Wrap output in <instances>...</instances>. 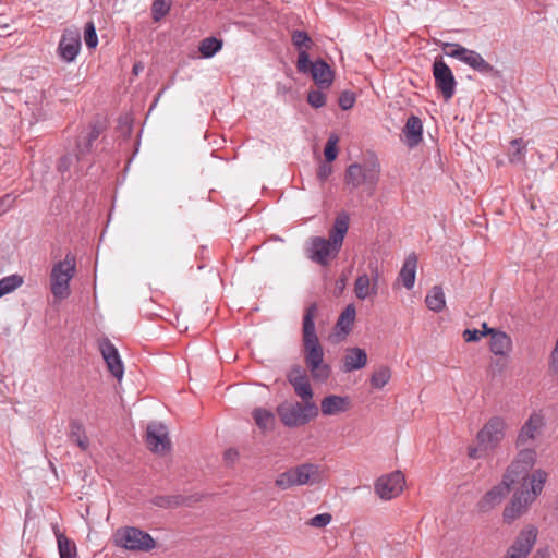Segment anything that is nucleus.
I'll list each match as a JSON object with an SVG mask.
<instances>
[{
  "label": "nucleus",
  "mask_w": 558,
  "mask_h": 558,
  "mask_svg": "<svg viewBox=\"0 0 558 558\" xmlns=\"http://www.w3.org/2000/svg\"><path fill=\"white\" fill-rule=\"evenodd\" d=\"M526 145L522 138H515L510 142V150L508 154L511 163L524 162Z\"/></svg>",
  "instance_id": "nucleus-34"
},
{
  "label": "nucleus",
  "mask_w": 558,
  "mask_h": 558,
  "mask_svg": "<svg viewBox=\"0 0 558 558\" xmlns=\"http://www.w3.org/2000/svg\"><path fill=\"white\" fill-rule=\"evenodd\" d=\"M146 445L153 452L167 453L171 448L167 427L163 424H149L146 430Z\"/></svg>",
  "instance_id": "nucleus-12"
},
{
  "label": "nucleus",
  "mask_w": 558,
  "mask_h": 558,
  "mask_svg": "<svg viewBox=\"0 0 558 558\" xmlns=\"http://www.w3.org/2000/svg\"><path fill=\"white\" fill-rule=\"evenodd\" d=\"M339 251L325 238L315 236L312 239L311 258L320 265H327L329 259L336 257Z\"/></svg>",
  "instance_id": "nucleus-15"
},
{
  "label": "nucleus",
  "mask_w": 558,
  "mask_h": 558,
  "mask_svg": "<svg viewBox=\"0 0 558 558\" xmlns=\"http://www.w3.org/2000/svg\"><path fill=\"white\" fill-rule=\"evenodd\" d=\"M281 423L287 427H298L307 424L318 415V408L313 401L283 402L277 407Z\"/></svg>",
  "instance_id": "nucleus-4"
},
{
  "label": "nucleus",
  "mask_w": 558,
  "mask_h": 558,
  "mask_svg": "<svg viewBox=\"0 0 558 558\" xmlns=\"http://www.w3.org/2000/svg\"><path fill=\"white\" fill-rule=\"evenodd\" d=\"M76 274V257L68 253L63 260L52 266L50 272V291L56 301L68 299L71 294L70 281Z\"/></svg>",
  "instance_id": "nucleus-3"
},
{
  "label": "nucleus",
  "mask_w": 558,
  "mask_h": 558,
  "mask_svg": "<svg viewBox=\"0 0 558 558\" xmlns=\"http://www.w3.org/2000/svg\"><path fill=\"white\" fill-rule=\"evenodd\" d=\"M80 38L81 37H62L61 38V40L59 43L58 51H59L60 57L64 61L71 62L76 58V56L81 49Z\"/></svg>",
  "instance_id": "nucleus-25"
},
{
  "label": "nucleus",
  "mask_w": 558,
  "mask_h": 558,
  "mask_svg": "<svg viewBox=\"0 0 558 558\" xmlns=\"http://www.w3.org/2000/svg\"><path fill=\"white\" fill-rule=\"evenodd\" d=\"M533 558H550V554L548 548H538Z\"/></svg>",
  "instance_id": "nucleus-50"
},
{
  "label": "nucleus",
  "mask_w": 558,
  "mask_h": 558,
  "mask_svg": "<svg viewBox=\"0 0 558 558\" xmlns=\"http://www.w3.org/2000/svg\"><path fill=\"white\" fill-rule=\"evenodd\" d=\"M417 256L413 253L407 257L400 270L399 278L407 289H412L415 282Z\"/></svg>",
  "instance_id": "nucleus-27"
},
{
  "label": "nucleus",
  "mask_w": 558,
  "mask_h": 558,
  "mask_svg": "<svg viewBox=\"0 0 558 558\" xmlns=\"http://www.w3.org/2000/svg\"><path fill=\"white\" fill-rule=\"evenodd\" d=\"M537 538V529L534 525H527L517 536L513 544L508 549L505 558H526L531 553Z\"/></svg>",
  "instance_id": "nucleus-10"
},
{
  "label": "nucleus",
  "mask_w": 558,
  "mask_h": 558,
  "mask_svg": "<svg viewBox=\"0 0 558 558\" xmlns=\"http://www.w3.org/2000/svg\"><path fill=\"white\" fill-rule=\"evenodd\" d=\"M341 284H342V287L344 286V281L343 280L341 281V283H338V287H341Z\"/></svg>",
  "instance_id": "nucleus-59"
},
{
  "label": "nucleus",
  "mask_w": 558,
  "mask_h": 558,
  "mask_svg": "<svg viewBox=\"0 0 558 558\" xmlns=\"http://www.w3.org/2000/svg\"><path fill=\"white\" fill-rule=\"evenodd\" d=\"M276 485L281 489H288L292 486L299 485L296 483V470L295 468H291L286 472L278 475L276 478Z\"/></svg>",
  "instance_id": "nucleus-36"
},
{
  "label": "nucleus",
  "mask_w": 558,
  "mask_h": 558,
  "mask_svg": "<svg viewBox=\"0 0 558 558\" xmlns=\"http://www.w3.org/2000/svg\"><path fill=\"white\" fill-rule=\"evenodd\" d=\"M112 539L116 546L132 551H149L156 547L155 539L148 533L134 526L118 529Z\"/></svg>",
  "instance_id": "nucleus-5"
},
{
  "label": "nucleus",
  "mask_w": 558,
  "mask_h": 558,
  "mask_svg": "<svg viewBox=\"0 0 558 558\" xmlns=\"http://www.w3.org/2000/svg\"><path fill=\"white\" fill-rule=\"evenodd\" d=\"M315 62L310 60L307 51L301 50L298 54L296 69L300 73H311Z\"/></svg>",
  "instance_id": "nucleus-40"
},
{
  "label": "nucleus",
  "mask_w": 558,
  "mask_h": 558,
  "mask_svg": "<svg viewBox=\"0 0 558 558\" xmlns=\"http://www.w3.org/2000/svg\"><path fill=\"white\" fill-rule=\"evenodd\" d=\"M338 136L337 135H331L327 143H326V146H325V149H324V155H325V158H326V161L327 162H332L336 158H337V155H338V149H337V144H338Z\"/></svg>",
  "instance_id": "nucleus-41"
},
{
  "label": "nucleus",
  "mask_w": 558,
  "mask_h": 558,
  "mask_svg": "<svg viewBox=\"0 0 558 558\" xmlns=\"http://www.w3.org/2000/svg\"><path fill=\"white\" fill-rule=\"evenodd\" d=\"M296 483L299 485L315 484L320 481V473L317 465L304 463L295 466Z\"/></svg>",
  "instance_id": "nucleus-26"
},
{
  "label": "nucleus",
  "mask_w": 558,
  "mask_h": 558,
  "mask_svg": "<svg viewBox=\"0 0 558 558\" xmlns=\"http://www.w3.org/2000/svg\"><path fill=\"white\" fill-rule=\"evenodd\" d=\"M355 307L349 304L340 314L337 324L335 326L336 336H342L344 338L352 330L355 320Z\"/></svg>",
  "instance_id": "nucleus-24"
},
{
  "label": "nucleus",
  "mask_w": 558,
  "mask_h": 558,
  "mask_svg": "<svg viewBox=\"0 0 558 558\" xmlns=\"http://www.w3.org/2000/svg\"><path fill=\"white\" fill-rule=\"evenodd\" d=\"M170 9V0H154L151 5L153 17L155 21L163 17Z\"/></svg>",
  "instance_id": "nucleus-39"
},
{
  "label": "nucleus",
  "mask_w": 558,
  "mask_h": 558,
  "mask_svg": "<svg viewBox=\"0 0 558 558\" xmlns=\"http://www.w3.org/2000/svg\"><path fill=\"white\" fill-rule=\"evenodd\" d=\"M99 350L108 371L118 379L123 376V364L116 347L107 338L99 341Z\"/></svg>",
  "instance_id": "nucleus-14"
},
{
  "label": "nucleus",
  "mask_w": 558,
  "mask_h": 558,
  "mask_svg": "<svg viewBox=\"0 0 558 558\" xmlns=\"http://www.w3.org/2000/svg\"><path fill=\"white\" fill-rule=\"evenodd\" d=\"M288 380L303 401H312L313 390L305 372L301 367L292 368L288 374Z\"/></svg>",
  "instance_id": "nucleus-16"
},
{
  "label": "nucleus",
  "mask_w": 558,
  "mask_h": 558,
  "mask_svg": "<svg viewBox=\"0 0 558 558\" xmlns=\"http://www.w3.org/2000/svg\"><path fill=\"white\" fill-rule=\"evenodd\" d=\"M484 333L490 337L489 350L495 355L506 356L512 350V340L505 331L487 329Z\"/></svg>",
  "instance_id": "nucleus-17"
},
{
  "label": "nucleus",
  "mask_w": 558,
  "mask_h": 558,
  "mask_svg": "<svg viewBox=\"0 0 558 558\" xmlns=\"http://www.w3.org/2000/svg\"><path fill=\"white\" fill-rule=\"evenodd\" d=\"M144 70V65L142 62H136L133 65L132 72L134 75H138Z\"/></svg>",
  "instance_id": "nucleus-53"
},
{
  "label": "nucleus",
  "mask_w": 558,
  "mask_h": 558,
  "mask_svg": "<svg viewBox=\"0 0 558 558\" xmlns=\"http://www.w3.org/2000/svg\"><path fill=\"white\" fill-rule=\"evenodd\" d=\"M483 336H487V333H484V331H480L476 329H465L463 331V339L465 342L478 341Z\"/></svg>",
  "instance_id": "nucleus-48"
},
{
  "label": "nucleus",
  "mask_w": 558,
  "mask_h": 558,
  "mask_svg": "<svg viewBox=\"0 0 558 558\" xmlns=\"http://www.w3.org/2000/svg\"><path fill=\"white\" fill-rule=\"evenodd\" d=\"M405 144L413 148L417 146L423 140V124L418 117L411 116L408 118L403 128Z\"/></svg>",
  "instance_id": "nucleus-19"
},
{
  "label": "nucleus",
  "mask_w": 558,
  "mask_h": 558,
  "mask_svg": "<svg viewBox=\"0 0 558 558\" xmlns=\"http://www.w3.org/2000/svg\"><path fill=\"white\" fill-rule=\"evenodd\" d=\"M344 369L351 372L364 367L367 363V354L363 349L352 348L347 351L343 360Z\"/></svg>",
  "instance_id": "nucleus-28"
},
{
  "label": "nucleus",
  "mask_w": 558,
  "mask_h": 558,
  "mask_svg": "<svg viewBox=\"0 0 558 558\" xmlns=\"http://www.w3.org/2000/svg\"><path fill=\"white\" fill-rule=\"evenodd\" d=\"M84 38H85V43L89 49H94L98 45V37H84Z\"/></svg>",
  "instance_id": "nucleus-52"
},
{
  "label": "nucleus",
  "mask_w": 558,
  "mask_h": 558,
  "mask_svg": "<svg viewBox=\"0 0 558 558\" xmlns=\"http://www.w3.org/2000/svg\"><path fill=\"white\" fill-rule=\"evenodd\" d=\"M307 102L314 108H320L326 104V95L322 89H312L307 95Z\"/></svg>",
  "instance_id": "nucleus-42"
},
{
  "label": "nucleus",
  "mask_w": 558,
  "mask_h": 558,
  "mask_svg": "<svg viewBox=\"0 0 558 558\" xmlns=\"http://www.w3.org/2000/svg\"><path fill=\"white\" fill-rule=\"evenodd\" d=\"M65 160H66V158H61V159H60L59 165H58V169H59L60 171H62V170H63V168H62V162H65Z\"/></svg>",
  "instance_id": "nucleus-56"
},
{
  "label": "nucleus",
  "mask_w": 558,
  "mask_h": 558,
  "mask_svg": "<svg viewBox=\"0 0 558 558\" xmlns=\"http://www.w3.org/2000/svg\"><path fill=\"white\" fill-rule=\"evenodd\" d=\"M332 517L330 513H322L313 517L308 524L315 527H325L327 524L330 523Z\"/></svg>",
  "instance_id": "nucleus-45"
},
{
  "label": "nucleus",
  "mask_w": 558,
  "mask_h": 558,
  "mask_svg": "<svg viewBox=\"0 0 558 558\" xmlns=\"http://www.w3.org/2000/svg\"><path fill=\"white\" fill-rule=\"evenodd\" d=\"M101 132L102 128L98 122L89 123L87 135L80 138L76 143V157L78 160L92 153L93 144Z\"/></svg>",
  "instance_id": "nucleus-20"
},
{
  "label": "nucleus",
  "mask_w": 558,
  "mask_h": 558,
  "mask_svg": "<svg viewBox=\"0 0 558 558\" xmlns=\"http://www.w3.org/2000/svg\"><path fill=\"white\" fill-rule=\"evenodd\" d=\"M317 315V304L305 308L303 315L302 340L304 362L315 380L325 381L330 375V367L324 363V349L316 335L314 319Z\"/></svg>",
  "instance_id": "nucleus-2"
},
{
  "label": "nucleus",
  "mask_w": 558,
  "mask_h": 558,
  "mask_svg": "<svg viewBox=\"0 0 558 558\" xmlns=\"http://www.w3.org/2000/svg\"><path fill=\"white\" fill-rule=\"evenodd\" d=\"M506 423L499 416L492 417L477 433L478 448L470 449L469 456L473 459L481 457L478 451L496 448L505 436Z\"/></svg>",
  "instance_id": "nucleus-6"
},
{
  "label": "nucleus",
  "mask_w": 558,
  "mask_h": 558,
  "mask_svg": "<svg viewBox=\"0 0 558 558\" xmlns=\"http://www.w3.org/2000/svg\"><path fill=\"white\" fill-rule=\"evenodd\" d=\"M536 461V452L533 449H524L518 453L517 459L506 471V481L520 483L521 487L515 490L509 505L504 509V521L508 524L520 518L529 506L542 493L547 480V473L543 470H535L529 475L530 470Z\"/></svg>",
  "instance_id": "nucleus-1"
},
{
  "label": "nucleus",
  "mask_w": 558,
  "mask_h": 558,
  "mask_svg": "<svg viewBox=\"0 0 558 558\" xmlns=\"http://www.w3.org/2000/svg\"><path fill=\"white\" fill-rule=\"evenodd\" d=\"M341 284H342V287L344 286V281L343 280L341 281V283H338V287H341Z\"/></svg>",
  "instance_id": "nucleus-58"
},
{
  "label": "nucleus",
  "mask_w": 558,
  "mask_h": 558,
  "mask_svg": "<svg viewBox=\"0 0 558 558\" xmlns=\"http://www.w3.org/2000/svg\"><path fill=\"white\" fill-rule=\"evenodd\" d=\"M543 426V417L538 414H532L522 426L518 435V445L522 446L529 440L535 438L536 433Z\"/></svg>",
  "instance_id": "nucleus-23"
},
{
  "label": "nucleus",
  "mask_w": 558,
  "mask_h": 558,
  "mask_svg": "<svg viewBox=\"0 0 558 558\" xmlns=\"http://www.w3.org/2000/svg\"><path fill=\"white\" fill-rule=\"evenodd\" d=\"M425 303L429 310L436 313L442 311L446 305L442 288L439 286L433 287L425 298Z\"/></svg>",
  "instance_id": "nucleus-31"
},
{
  "label": "nucleus",
  "mask_w": 558,
  "mask_h": 558,
  "mask_svg": "<svg viewBox=\"0 0 558 558\" xmlns=\"http://www.w3.org/2000/svg\"><path fill=\"white\" fill-rule=\"evenodd\" d=\"M69 439L76 444L82 450H86L89 446L88 437L82 423L76 420L70 422Z\"/></svg>",
  "instance_id": "nucleus-30"
},
{
  "label": "nucleus",
  "mask_w": 558,
  "mask_h": 558,
  "mask_svg": "<svg viewBox=\"0 0 558 558\" xmlns=\"http://www.w3.org/2000/svg\"><path fill=\"white\" fill-rule=\"evenodd\" d=\"M23 282L24 280L22 276L11 275L0 280V289L3 292V295H5L21 287Z\"/></svg>",
  "instance_id": "nucleus-38"
},
{
  "label": "nucleus",
  "mask_w": 558,
  "mask_h": 558,
  "mask_svg": "<svg viewBox=\"0 0 558 558\" xmlns=\"http://www.w3.org/2000/svg\"><path fill=\"white\" fill-rule=\"evenodd\" d=\"M291 35H295V36H299V35H308L306 31L304 29H295L291 33Z\"/></svg>",
  "instance_id": "nucleus-55"
},
{
  "label": "nucleus",
  "mask_w": 558,
  "mask_h": 558,
  "mask_svg": "<svg viewBox=\"0 0 558 558\" xmlns=\"http://www.w3.org/2000/svg\"><path fill=\"white\" fill-rule=\"evenodd\" d=\"M444 51L447 56L457 58L460 61H462V58L465 54V48L458 44H445Z\"/></svg>",
  "instance_id": "nucleus-43"
},
{
  "label": "nucleus",
  "mask_w": 558,
  "mask_h": 558,
  "mask_svg": "<svg viewBox=\"0 0 558 558\" xmlns=\"http://www.w3.org/2000/svg\"><path fill=\"white\" fill-rule=\"evenodd\" d=\"M355 102V96L353 93L350 92H342L339 96V106L343 110H348L353 107Z\"/></svg>",
  "instance_id": "nucleus-44"
},
{
  "label": "nucleus",
  "mask_w": 558,
  "mask_h": 558,
  "mask_svg": "<svg viewBox=\"0 0 558 558\" xmlns=\"http://www.w3.org/2000/svg\"><path fill=\"white\" fill-rule=\"evenodd\" d=\"M369 275L362 274L357 276L354 282V293L359 300H365L378 293V284L381 272L378 267L377 260L369 262Z\"/></svg>",
  "instance_id": "nucleus-8"
},
{
  "label": "nucleus",
  "mask_w": 558,
  "mask_h": 558,
  "mask_svg": "<svg viewBox=\"0 0 558 558\" xmlns=\"http://www.w3.org/2000/svg\"><path fill=\"white\" fill-rule=\"evenodd\" d=\"M435 87L441 93L446 100L452 98L457 82L451 69L445 63L442 57H437L433 64Z\"/></svg>",
  "instance_id": "nucleus-9"
},
{
  "label": "nucleus",
  "mask_w": 558,
  "mask_h": 558,
  "mask_svg": "<svg viewBox=\"0 0 558 558\" xmlns=\"http://www.w3.org/2000/svg\"><path fill=\"white\" fill-rule=\"evenodd\" d=\"M351 408L349 397L330 395L320 402V410L324 415H335L348 411Z\"/></svg>",
  "instance_id": "nucleus-18"
},
{
  "label": "nucleus",
  "mask_w": 558,
  "mask_h": 558,
  "mask_svg": "<svg viewBox=\"0 0 558 558\" xmlns=\"http://www.w3.org/2000/svg\"><path fill=\"white\" fill-rule=\"evenodd\" d=\"M391 372L387 366H381L378 369L374 371L371 377V385L374 388H383L390 379Z\"/></svg>",
  "instance_id": "nucleus-37"
},
{
  "label": "nucleus",
  "mask_w": 558,
  "mask_h": 558,
  "mask_svg": "<svg viewBox=\"0 0 558 558\" xmlns=\"http://www.w3.org/2000/svg\"><path fill=\"white\" fill-rule=\"evenodd\" d=\"M513 484H515L513 481H506V474H504L502 482L488 490L480 500V511L487 512L496 505H499Z\"/></svg>",
  "instance_id": "nucleus-13"
},
{
  "label": "nucleus",
  "mask_w": 558,
  "mask_h": 558,
  "mask_svg": "<svg viewBox=\"0 0 558 558\" xmlns=\"http://www.w3.org/2000/svg\"><path fill=\"white\" fill-rule=\"evenodd\" d=\"M548 368L551 374L558 376V337L549 356Z\"/></svg>",
  "instance_id": "nucleus-46"
},
{
  "label": "nucleus",
  "mask_w": 558,
  "mask_h": 558,
  "mask_svg": "<svg viewBox=\"0 0 558 558\" xmlns=\"http://www.w3.org/2000/svg\"><path fill=\"white\" fill-rule=\"evenodd\" d=\"M253 418L256 423V425L263 429L268 430L274 428L275 424V415L269 410L263 409V408H256L254 409Z\"/></svg>",
  "instance_id": "nucleus-32"
},
{
  "label": "nucleus",
  "mask_w": 558,
  "mask_h": 558,
  "mask_svg": "<svg viewBox=\"0 0 558 558\" xmlns=\"http://www.w3.org/2000/svg\"><path fill=\"white\" fill-rule=\"evenodd\" d=\"M350 218L347 213H340L336 217L333 227L329 230V238L335 247L341 248L344 236L349 230Z\"/></svg>",
  "instance_id": "nucleus-21"
},
{
  "label": "nucleus",
  "mask_w": 558,
  "mask_h": 558,
  "mask_svg": "<svg viewBox=\"0 0 558 558\" xmlns=\"http://www.w3.org/2000/svg\"><path fill=\"white\" fill-rule=\"evenodd\" d=\"M482 327H483V331H487V329H490V328L487 326V324H486V323H483Z\"/></svg>",
  "instance_id": "nucleus-57"
},
{
  "label": "nucleus",
  "mask_w": 558,
  "mask_h": 558,
  "mask_svg": "<svg viewBox=\"0 0 558 558\" xmlns=\"http://www.w3.org/2000/svg\"><path fill=\"white\" fill-rule=\"evenodd\" d=\"M311 75L314 83L320 89L329 88L333 81V72L331 71L330 66L323 60H318L314 63Z\"/></svg>",
  "instance_id": "nucleus-22"
},
{
  "label": "nucleus",
  "mask_w": 558,
  "mask_h": 558,
  "mask_svg": "<svg viewBox=\"0 0 558 558\" xmlns=\"http://www.w3.org/2000/svg\"><path fill=\"white\" fill-rule=\"evenodd\" d=\"M222 47V40L217 37H205L199 46L198 50L203 58H210Z\"/></svg>",
  "instance_id": "nucleus-33"
},
{
  "label": "nucleus",
  "mask_w": 558,
  "mask_h": 558,
  "mask_svg": "<svg viewBox=\"0 0 558 558\" xmlns=\"http://www.w3.org/2000/svg\"><path fill=\"white\" fill-rule=\"evenodd\" d=\"M462 62L470 65L475 71L484 74H489L494 71L493 65L485 61L482 56L473 50L465 48V54L462 58Z\"/></svg>",
  "instance_id": "nucleus-29"
},
{
  "label": "nucleus",
  "mask_w": 558,
  "mask_h": 558,
  "mask_svg": "<svg viewBox=\"0 0 558 558\" xmlns=\"http://www.w3.org/2000/svg\"><path fill=\"white\" fill-rule=\"evenodd\" d=\"M60 558H76V545L64 534H57Z\"/></svg>",
  "instance_id": "nucleus-35"
},
{
  "label": "nucleus",
  "mask_w": 558,
  "mask_h": 558,
  "mask_svg": "<svg viewBox=\"0 0 558 558\" xmlns=\"http://www.w3.org/2000/svg\"><path fill=\"white\" fill-rule=\"evenodd\" d=\"M380 165L377 160L365 163H352L347 168L344 181L348 185L356 189L361 185H368L372 191L379 182Z\"/></svg>",
  "instance_id": "nucleus-7"
},
{
  "label": "nucleus",
  "mask_w": 558,
  "mask_h": 558,
  "mask_svg": "<svg viewBox=\"0 0 558 558\" xmlns=\"http://www.w3.org/2000/svg\"><path fill=\"white\" fill-rule=\"evenodd\" d=\"M294 46L301 50L307 51L313 45L312 37H292Z\"/></svg>",
  "instance_id": "nucleus-47"
},
{
  "label": "nucleus",
  "mask_w": 558,
  "mask_h": 558,
  "mask_svg": "<svg viewBox=\"0 0 558 558\" xmlns=\"http://www.w3.org/2000/svg\"><path fill=\"white\" fill-rule=\"evenodd\" d=\"M405 478L400 471L379 477L375 483V490L383 499H392L399 496L404 487Z\"/></svg>",
  "instance_id": "nucleus-11"
},
{
  "label": "nucleus",
  "mask_w": 558,
  "mask_h": 558,
  "mask_svg": "<svg viewBox=\"0 0 558 558\" xmlns=\"http://www.w3.org/2000/svg\"><path fill=\"white\" fill-rule=\"evenodd\" d=\"M331 172H332V166L330 165V162L326 161L325 163L319 165L318 170H317V177L322 182H324L325 180L328 179V177L331 174Z\"/></svg>",
  "instance_id": "nucleus-49"
},
{
  "label": "nucleus",
  "mask_w": 558,
  "mask_h": 558,
  "mask_svg": "<svg viewBox=\"0 0 558 558\" xmlns=\"http://www.w3.org/2000/svg\"><path fill=\"white\" fill-rule=\"evenodd\" d=\"M236 456H238V452L234 450H231V449L225 452L226 459H234Z\"/></svg>",
  "instance_id": "nucleus-54"
},
{
  "label": "nucleus",
  "mask_w": 558,
  "mask_h": 558,
  "mask_svg": "<svg viewBox=\"0 0 558 558\" xmlns=\"http://www.w3.org/2000/svg\"><path fill=\"white\" fill-rule=\"evenodd\" d=\"M84 35H96V28L93 22H87L84 29Z\"/></svg>",
  "instance_id": "nucleus-51"
}]
</instances>
